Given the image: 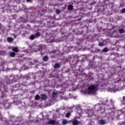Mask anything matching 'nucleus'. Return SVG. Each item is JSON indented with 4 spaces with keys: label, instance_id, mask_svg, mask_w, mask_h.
I'll list each match as a JSON object with an SVG mask.
<instances>
[{
    "label": "nucleus",
    "instance_id": "5",
    "mask_svg": "<svg viewBox=\"0 0 125 125\" xmlns=\"http://www.w3.org/2000/svg\"><path fill=\"white\" fill-rule=\"evenodd\" d=\"M99 125H106V121L101 119L100 122H99Z\"/></svg>",
    "mask_w": 125,
    "mask_h": 125
},
{
    "label": "nucleus",
    "instance_id": "37",
    "mask_svg": "<svg viewBox=\"0 0 125 125\" xmlns=\"http://www.w3.org/2000/svg\"><path fill=\"white\" fill-rule=\"evenodd\" d=\"M15 38V36H14Z\"/></svg>",
    "mask_w": 125,
    "mask_h": 125
},
{
    "label": "nucleus",
    "instance_id": "36",
    "mask_svg": "<svg viewBox=\"0 0 125 125\" xmlns=\"http://www.w3.org/2000/svg\"><path fill=\"white\" fill-rule=\"evenodd\" d=\"M88 118H90V115H88Z\"/></svg>",
    "mask_w": 125,
    "mask_h": 125
},
{
    "label": "nucleus",
    "instance_id": "19",
    "mask_svg": "<svg viewBox=\"0 0 125 125\" xmlns=\"http://www.w3.org/2000/svg\"><path fill=\"white\" fill-rule=\"evenodd\" d=\"M62 124L63 125H67V124H68V121H67L66 119H64L62 120Z\"/></svg>",
    "mask_w": 125,
    "mask_h": 125
},
{
    "label": "nucleus",
    "instance_id": "28",
    "mask_svg": "<svg viewBox=\"0 0 125 125\" xmlns=\"http://www.w3.org/2000/svg\"><path fill=\"white\" fill-rule=\"evenodd\" d=\"M12 50H13V51L16 52V47L13 48Z\"/></svg>",
    "mask_w": 125,
    "mask_h": 125
},
{
    "label": "nucleus",
    "instance_id": "25",
    "mask_svg": "<svg viewBox=\"0 0 125 125\" xmlns=\"http://www.w3.org/2000/svg\"><path fill=\"white\" fill-rule=\"evenodd\" d=\"M56 12L57 14H60V10L57 9L56 11Z\"/></svg>",
    "mask_w": 125,
    "mask_h": 125
},
{
    "label": "nucleus",
    "instance_id": "7",
    "mask_svg": "<svg viewBox=\"0 0 125 125\" xmlns=\"http://www.w3.org/2000/svg\"><path fill=\"white\" fill-rule=\"evenodd\" d=\"M77 113L78 114H82V113L83 112V109H82V108L81 107H77Z\"/></svg>",
    "mask_w": 125,
    "mask_h": 125
},
{
    "label": "nucleus",
    "instance_id": "17",
    "mask_svg": "<svg viewBox=\"0 0 125 125\" xmlns=\"http://www.w3.org/2000/svg\"><path fill=\"white\" fill-rule=\"evenodd\" d=\"M119 32L120 34H124V33L125 32V29H124L123 28L119 29Z\"/></svg>",
    "mask_w": 125,
    "mask_h": 125
},
{
    "label": "nucleus",
    "instance_id": "15",
    "mask_svg": "<svg viewBox=\"0 0 125 125\" xmlns=\"http://www.w3.org/2000/svg\"><path fill=\"white\" fill-rule=\"evenodd\" d=\"M9 56H10V57H14L15 56V53L14 52H10Z\"/></svg>",
    "mask_w": 125,
    "mask_h": 125
},
{
    "label": "nucleus",
    "instance_id": "22",
    "mask_svg": "<svg viewBox=\"0 0 125 125\" xmlns=\"http://www.w3.org/2000/svg\"><path fill=\"white\" fill-rule=\"evenodd\" d=\"M70 116H71V113L70 112H67L65 114L66 118H70Z\"/></svg>",
    "mask_w": 125,
    "mask_h": 125
},
{
    "label": "nucleus",
    "instance_id": "2",
    "mask_svg": "<svg viewBox=\"0 0 125 125\" xmlns=\"http://www.w3.org/2000/svg\"><path fill=\"white\" fill-rule=\"evenodd\" d=\"M6 80V83H12L14 82V76H12L9 78H7Z\"/></svg>",
    "mask_w": 125,
    "mask_h": 125
},
{
    "label": "nucleus",
    "instance_id": "23",
    "mask_svg": "<svg viewBox=\"0 0 125 125\" xmlns=\"http://www.w3.org/2000/svg\"><path fill=\"white\" fill-rule=\"evenodd\" d=\"M36 38H38L41 36V33L40 32H37L35 35Z\"/></svg>",
    "mask_w": 125,
    "mask_h": 125
},
{
    "label": "nucleus",
    "instance_id": "27",
    "mask_svg": "<svg viewBox=\"0 0 125 125\" xmlns=\"http://www.w3.org/2000/svg\"><path fill=\"white\" fill-rule=\"evenodd\" d=\"M122 13H125V8L122 9Z\"/></svg>",
    "mask_w": 125,
    "mask_h": 125
},
{
    "label": "nucleus",
    "instance_id": "11",
    "mask_svg": "<svg viewBox=\"0 0 125 125\" xmlns=\"http://www.w3.org/2000/svg\"><path fill=\"white\" fill-rule=\"evenodd\" d=\"M46 97H47L46 95H45V94L41 95L42 100H46Z\"/></svg>",
    "mask_w": 125,
    "mask_h": 125
},
{
    "label": "nucleus",
    "instance_id": "3",
    "mask_svg": "<svg viewBox=\"0 0 125 125\" xmlns=\"http://www.w3.org/2000/svg\"><path fill=\"white\" fill-rule=\"evenodd\" d=\"M17 122L19 123L18 125H22V123H23V117H22V116L17 117Z\"/></svg>",
    "mask_w": 125,
    "mask_h": 125
},
{
    "label": "nucleus",
    "instance_id": "1",
    "mask_svg": "<svg viewBox=\"0 0 125 125\" xmlns=\"http://www.w3.org/2000/svg\"><path fill=\"white\" fill-rule=\"evenodd\" d=\"M97 91L96 86L95 84L89 86L86 90L88 94H95V92Z\"/></svg>",
    "mask_w": 125,
    "mask_h": 125
},
{
    "label": "nucleus",
    "instance_id": "9",
    "mask_svg": "<svg viewBox=\"0 0 125 125\" xmlns=\"http://www.w3.org/2000/svg\"><path fill=\"white\" fill-rule=\"evenodd\" d=\"M14 39L11 37H7V41L8 42H12Z\"/></svg>",
    "mask_w": 125,
    "mask_h": 125
},
{
    "label": "nucleus",
    "instance_id": "35",
    "mask_svg": "<svg viewBox=\"0 0 125 125\" xmlns=\"http://www.w3.org/2000/svg\"><path fill=\"white\" fill-rule=\"evenodd\" d=\"M26 1L29 2V1H31V0H26Z\"/></svg>",
    "mask_w": 125,
    "mask_h": 125
},
{
    "label": "nucleus",
    "instance_id": "6",
    "mask_svg": "<svg viewBox=\"0 0 125 125\" xmlns=\"http://www.w3.org/2000/svg\"><path fill=\"white\" fill-rule=\"evenodd\" d=\"M40 50L41 48L40 47V46H35L34 48V50L36 52H37V51H40Z\"/></svg>",
    "mask_w": 125,
    "mask_h": 125
},
{
    "label": "nucleus",
    "instance_id": "32",
    "mask_svg": "<svg viewBox=\"0 0 125 125\" xmlns=\"http://www.w3.org/2000/svg\"><path fill=\"white\" fill-rule=\"evenodd\" d=\"M16 52H19V50H18V48L16 47Z\"/></svg>",
    "mask_w": 125,
    "mask_h": 125
},
{
    "label": "nucleus",
    "instance_id": "14",
    "mask_svg": "<svg viewBox=\"0 0 125 125\" xmlns=\"http://www.w3.org/2000/svg\"><path fill=\"white\" fill-rule=\"evenodd\" d=\"M42 60L45 62L46 61H48V56H44Z\"/></svg>",
    "mask_w": 125,
    "mask_h": 125
},
{
    "label": "nucleus",
    "instance_id": "10",
    "mask_svg": "<svg viewBox=\"0 0 125 125\" xmlns=\"http://www.w3.org/2000/svg\"><path fill=\"white\" fill-rule=\"evenodd\" d=\"M52 97L53 99H54V98H57V93L54 92L52 94Z\"/></svg>",
    "mask_w": 125,
    "mask_h": 125
},
{
    "label": "nucleus",
    "instance_id": "18",
    "mask_svg": "<svg viewBox=\"0 0 125 125\" xmlns=\"http://www.w3.org/2000/svg\"><path fill=\"white\" fill-rule=\"evenodd\" d=\"M35 39H36V36L34 35H31L30 37V39L31 40V41H33L34 40H35Z\"/></svg>",
    "mask_w": 125,
    "mask_h": 125
},
{
    "label": "nucleus",
    "instance_id": "12",
    "mask_svg": "<svg viewBox=\"0 0 125 125\" xmlns=\"http://www.w3.org/2000/svg\"><path fill=\"white\" fill-rule=\"evenodd\" d=\"M55 69H59L60 68V64L59 63H56L54 66Z\"/></svg>",
    "mask_w": 125,
    "mask_h": 125
},
{
    "label": "nucleus",
    "instance_id": "24",
    "mask_svg": "<svg viewBox=\"0 0 125 125\" xmlns=\"http://www.w3.org/2000/svg\"><path fill=\"white\" fill-rule=\"evenodd\" d=\"M108 48H104L103 50V52H108Z\"/></svg>",
    "mask_w": 125,
    "mask_h": 125
},
{
    "label": "nucleus",
    "instance_id": "16",
    "mask_svg": "<svg viewBox=\"0 0 125 125\" xmlns=\"http://www.w3.org/2000/svg\"><path fill=\"white\" fill-rule=\"evenodd\" d=\"M40 98H41V97H40V95H39V94H37L36 96L35 97V100H36V101H38V100H40Z\"/></svg>",
    "mask_w": 125,
    "mask_h": 125
},
{
    "label": "nucleus",
    "instance_id": "29",
    "mask_svg": "<svg viewBox=\"0 0 125 125\" xmlns=\"http://www.w3.org/2000/svg\"><path fill=\"white\" fill-rule=\"evenodd\" d=\"M95 3H96V1H94L91 3V5H93V4H95Z\"/></svg>",
    "mask_w": 125,
    "mask_h": 125
},
{
    "label": "nucleus",
    "instance_id": "13",
    "mask_svg": "<svg viewBox=\"0 0 125 125\" xmlns=\"http://www.w3.org/2000/svg\"><path fill=\"white\" fill-rule=\"evenodd\" d=\"M48 123L50 125H54L55 124V121L53 120H50L49 121Z\"/></svg>",
    "mask_w": 125,
    "mask_h": 125
},
{
    "label": "nucleus",
    "instance_id": "30",
    "mask_svg": "<svg viewBox=\"0 0 125 125\" xmlns=\"http://www.w3.org/2000/svg\"><path fill=\"white\" fill-rule=\"evenodd\" d=\"M50 53H53L54 54H55V53H56V51H53L50 52Z\"/></svg>",
    "mask_w": 125,
    "mask_h": 125
},
{
    "label": "nucleus",
    "instance_id": "26",
    "mask_svg": "<svg viewBox=\"0 0 125 125\" xmlns=\"http://www.w3.org/2000/svg\"><path fill=\"white\" fill-rule=\"evenodd\" d=\"M99 46H103V45H104V43H103V42L99 43Z\"/></svg>",
    "mask_w": 125,
    "mask_h": 125
},
{
    "label": "nucleus",
    "instance_id": "34",
    "mask_svg": "<svg viewBox=\"0 0 125 125\" xmlns=\"http://www.w3.org/2000/svg\"><path fill=\"white\" fill-rule=\"evenodd\" d=\"M123 99L124 101H125V96H124L123 97Z\"/></svg>",
    "mask_w": 125,
    "mask_h": 125
},
{
    "label": "nucleus",
    "instance_id": "4",
    "mask_svg": "<svg viewBox=\"0 0 125 125\" xmlns=\"http://www.w3.org/2000/svg\"><path fill=\"white\" fill-rule=\"evenodd\" d=\"M95 109L97 111H101L102 110V107L101 106V105L100 104H97L95 107Z\"/></svg>",
    "mask_w": 125,
    "mask_h": 125
},
{
    "label": "nucleus",
    "instance_id": "8",
    "mask_svg": "<svg viewBox=\"0 0 125 125\" xmlns=\"http://www.w3.org/2000/svg\"><path fill=\"white\" fill-rule=\"evenodd\" d=\"M79 124H80V122L77 120H73L72 121V125H79Z\"/></svg>",
    "mask_w": 125,
    "mask_h": 125
},
{
    "label": "nucleus",
    "instance_id": "21",
    "mask_svg": "<svg viewBox=\"0 0 125 125\" xmlns=\"http://www.w3.org/2000/svg\"><path fill=\"white\" fill-rule=\"evenodd\" d=\"M36 63H38V61L34 60L32 62L30 63V65H34V64H36Z\"/></svg>",
    "mask_w": 125,
    "mask_h": 125
},
{
    "label": "nucleus",
    "instance_id": "20",
    "mask_svg": "<svg viewBox=\"0 0 125 125\" xmlns=\"http://www.w3.org/2000/svg\"><path fill=\"white\" fill-rule=\"evenodd\" d=\"M68 10H72L73 9V5L70 4L68 6Z\"/></svg>",
    "mask_w": 125,
    "mask_h": 125
},
{
    "label": "nucleus",
    "instance_id": "33",
    "mask_svg": "<svg viewBox=\"0 0 125 125\" xmlns=\"http://www.w3.org/2000/svg\"><path fill=\"white\" fill-rule=\"evenodd\" d=\"M115 83H120V81L118 80L117 81L115 82Z\"/></svg>",
    "mask_w": 125,
    "mask_h": 125
},
{
    "label": "nucleus",
    "instance_id": "31",
    "mask_svg": "<svg viewBox=\"0 0 125 125\" xmlns=\"http://www.w3.org/2000/svg\"><path fill=\"white\" fill-rule=\"evenodd\" d=\"M63 99H64L65 100H68V98H67V97H64Z\"/></svg>",
    "mask_w": 125,
    "mask_h": 125
}]
</instances>
